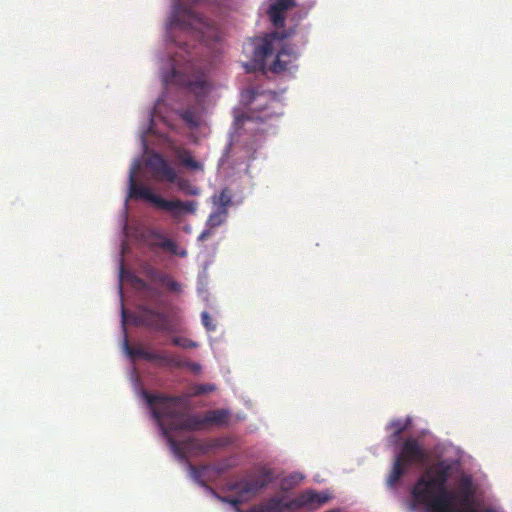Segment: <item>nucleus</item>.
Listing matches in <instances>:
<instances>
[{
  "label": "nucleus",
  "instance_id": "f257e3e1",
  "mask_svg": "<svg viewBox=\"0 0 512 512\" xmlns=\"http://www.w3.org/2000/svg\"><path fill=\"white\" fill-rule=\"evenodd\" d=\"M142 395L151 409L152 417L160 424L172 452L180 460L186 459L183 443L168 434V429L161 424L162 419L168 420L169 430L197 431L208 425H224L229 418V411L226 409L208 410L203 417L179 410L180 406L187 405L184 396L150 394L147 391H143Z\"/></svg>",
  "mask_w": 512,
  "mask_h": 512
},
{
  "label": "nucleus",
  "instance_id": "f03ea898",
  "mask_svg": "<svg viewBox=\"0 0 512 512\" xmlns=\"http://www.w3.org/2000/svg\"><path fill=\"white\" fill-rule=\"evenodd\" d=\"M449 476L450 467L442 462L427 469L413 486V501L427 512H451L455 494L446 487Z\"/></svg>",
  "mask_w": 512,
  "mask_h": 512
},
{
  "label": "nucleus",
  "instance_id": "7ed1b4c3",
  "mask_svg": "<svg viewBox=\"0 0 512 512\" xmlns=\"http://www.w3.org/2000/svg\"><path fill=\"white\" fill-rule=\"evenodd\" d=\"M272 469L261 466L248 473L245 477L229 484V490L235 491L237 497L219 496L217 497L225 503L238 507L241 503L255 497L260 491L266 488L274 481Z\"/></svg>",
  "mask_w": 512,
  "mask_h": 512
},
{
  "label": "nucleus",
  "instance_id": "20e7f679",
  "mask_svg": "<svg viewBox=\"0 0 512 512\" xmlns=\"http://www.w3.org/2000/svg\"><path fill=\"white\" fill-rule=\"evenodd\" d=\"M138 169L136 164L130 171L129 175V197L136 199H143L149 203H152L157 208L171 212L174 217H178L181 214H194L197 210V202L188 200H167L159 195H156L152 190L144 185L136 183L135 174Z\"/></svg>",
  "mask_w": 512,
  "mask_h": 512
},
{
  "label": "nucleus",
  "instance_id": "39448f33",
  "mask_svg": "<svg viewBox=\"0 0 512 512\" xmlns=\"http://www.w3.org/2000/svg\"><path fill=\"white\" fill-rule=\"evenodd\" d=\"M428 455L416 439H407L396 456L391 473L387 478V485L394 488L406 474L409 466L426 462Z\"/></svg>",
  "mask_w": 512,
  "mask_h": 512
},
{
  "label": "nucleus",
  "instance_id": "423d86ee",
  "mask_svg": "<svg viewBox=\"0 0 512 512\" xmlns=\"http://www.w3.org/2000/svg\"><path fill=\"white\" fill-rule=\"evenodd\" d=\"M328 501V496L314 490H308L288 502L282 498L272 497L264 503L255 506L251 512H284L296 510L303 507L317 508Z\"/></svg>",
  "mask_w": 512,
  "mask_h": 512
},
{
  "label": "nucleus",
  "instance_id": "0eeeda50",
  "mask_svg": "<svg viewBox=\"0 0 512 512\" xmlns=\"http://www.w3.org/2000/svg\"><path fill=\"white\" fill-rule=\"evenodd\" d=\"M138 323L157 332L174 333L179 330L181 316L178 311H159L146 304L139 307Z\"/></svg>",
  "mask_w": 512,
  "mask_h": 512
},
{
  "label": "nucleus",
  "instance_id": "6e6552de",
  "mask_svg": "<svg viewBox=\"0 0 512 512\" xmlns=\"http://www.w3.org/2000/svg\"><path fill=\"white\" fill-rule=\"evenodd\" d=\"M171 25L179 27L185 32H191L199 40H204L208 31L212 29L211 22L193 11L183 8L180 4L176 6Z\"/></svg>",
  "mask_w": 512,
  "mask_h": 512
},
{
  "label": "nucleus",
  "instance_id": "1a4fd4ad",
  "mask_svg": "<svg viewBox=\"0 0 512 512\" xmlns=\"http://www.w3.org/2000/svg\"><path fill=\"white\" fill-rule=\"evenodd\" d=\"M166 84H175L187 88L197 96H204L209 90V82L202 71L182 73L175 66L163 77Z\"/></svg>",
  "mask_w": 512,
  "mask_h": 512
},
{
  "label": "nucleus",
  "instance_id": "9d476101",
  "mask_svg": "<svg viewBox=\"0 0 512 512\" xmlns=\"http://www.w3.org/2000/svg\"><path fill=\"white\" fill-rule=\"evenodd\" d=\"M147 167L150 169L154 179L159 182L175 183L177 181V173L167 160L158 153L152 154L146 161Z\"/></svg>",
  "mask_w": 512,
  "mask_h": 512
},
{
  "label": "nucleus",
  "instance_id": "9b49d317",
  "mask_svg": "<svg viewBox=\"0 0 512 512\" xmlns=\"http://www.w3.org/2000/svg\"><path fill=\"white\" fill-rule=\"evenodd\" d=\"M297 59L298 53L292 47L285 45L278 51L275 60L270 66V70L277 74L291 71L297 67L295 65Z\"/></svg>",
  "mask_w": 512,
  "mask_h": 512
},
{
  "label": "nucleus",
  "instance_id": "f8f14e48",
  "mask_svg": "<svg viewBox=\"0 0 512 512\" xmlns=\"http://www.w3.org/2000/svg\"><path fill=\"white\" fill-rule=\"evenodd\" d=\"M148 361L155 362L158 366L161 367L171 368H182L187 364L186 361L182 360L177 355L153 351H150Z\"/></svg>",
  "mask_w": 512,
  "mask_h": 512
},
{
  "label": "nucleus",
  "instance_id": "ddd939ff",
  "mask_svg": "<svg viewBox=\"0 0 512 512\" xmlns=\"http://www.w3.org/2000/svg\"><path fill=\"white\" fill-rule=\"evenodd\" d=\"M273 54V45L268 37L261 40L258 45L254 46L253 60L257 66L264 68L266 59Z\"/></svg>",
  "mask_w": 512,
  "mask_h": 512
},
{
  "label": "nucleus",
  "instance_id": "4468645a",
  "mask_svg": "<svg viewBox=\"0 0 512 512\" xmlns=\"http://www.w3.org/2000/svg\"><path fill=\"white\" fill-rule=\"evenodd\" d=\"M411 425V419H394L389 423L388 428L392 429L391 442L396 443L401 438V435Z\"/></svg>",
  "mask_w": 512,
  "mask_h": 512
},
{
  "label": "nucleus",
  "instance_id": "2eb2a0df",
  "mask_svg": "<svg viewBox=\"0 0 512 512\" xmlns=\"http://www.w3.org/2000/svg\"><path fill=\"white\" fill-rule=\"evenodd\" d=\"M153 236L157 239H161L160 242L156 243V246H158L164 250H167L175 255H179L181 257L186 256L185 251H182V252L177 251V245L173 240L164 238L162 236V234H160L159 232H153Z\"/></svg>",
  "mask_w": 512,
  "mask_h": 512
},
{
  "label": "nucleus",
  "instance_id": "dca6fc26",
  "mask_svg": "<svg viewBox=\"0 0 512 512\" xmlns=\"http://www.w3.org/2000/svg\"><path fill=\"white\" fill-rule=\"evenodd\" d=\"M176 155L184 166L193 170H199L202 168L201 164L192 157L188 150L178 149L176 151Z\"/></svg>",
  "mask_w": 512,
  "mask_h": 512
},
{
  "label": "nucleus",
  "instance_id": "f3484780",
  "mask_svg": "<svg viewBox=\"0 0 512 512\" xmlns=\"http://www.w3.org/2000/svg\"><path fill=\"white\" fill-rule=\"evenodd\" d=\"M144 273L150 283L157 285H161L168 274L151 266L147 267Z\"/></svg>",
  "mask_w": 512,
  "mask_h": 512
},
{
  "label": "nucleus",
  "instance_id": "a211bd4d",
  "mask_svg": "<svg viewBox=\"0 0 512 512\" xmlns=\"http://www.w3.org/2000/svg\"><path fill=\"white\" fill-rule=\"evenodd\" d=\"M124 348H125L126 353L130 357H133V358L137 357V358H141V359L148 361L150 351L145 349L144 347L138 346L136 348H132V347H130L128 340L125 338Z\"/></svg>",
  "mask_w": 512,
  "mask_h": 512
},
{
  "label": "nucleus",
  "instance_id": "6ab92c4d",
  "mask_svg": "<svg viewBox=\"0 0 512 512\" xmlns=\"http://www.w3.org/2000/svg\"><path fill=\"white\" fill-rule=\"evenodd\" d=\"M226 216L227 211L225 208L218 209L209 215L207 226L211 229L219 227L225 221Z\"/></svg>",
  "mask_w": 512,
  "mask_h": 512
},
{
  "label": "nucleus",
  "instance_id": "aec40b11",
  "mask_svg": "<svg viewBox=\"0 0 512 512\" xmlns=\"http://www.w3.org/2000/svg\"><path fill=\"white\" fill-rule=\"evenodd\" d=\"M175 183H177L178 188L186 195L196 196L199 195L200 193V189L197 186L192 185L186 179L177 178V181Z\"/></svg>",
  "mask_w": 512,
  "mask_h": 512
},
{
  "label": "nucleus",
  "instance_id": "412c9836",
  "mask_svg": "<svg viewBox=\"0 0 512 512\" xmlns=\"http://www.w3.org/2000/svg\"><path fill=\"white\" fill-rule=\"evenodd\" d=\"M165 288L168 292L179 294L182 291V285L177 282L170 274H167L166 278L160 285Z\"/></svg>",
  "mask_w": 512,
  "mask_h": 512
},
{
  "label": "nucleus",
  "instance_id": "4be33fe9",
  "mask_svg": "<svg viewBox=\"0 0 512 512\" xmlns=\"http://www.w3.org/2000/svg\"><path fill=\"white\" fill-rule=\"evenodd\" d=\"M188 467L190 470L191 477L201 486L207 487L205 481L203 480L205 466L197 467L192 463L188 462Z\"/></svg>",
  "mask_w": 512,
  "mask_h": 512
},
{
  "label": "nucleus",
  "instance_id": "5701e85b",
  "mask_svg": "<svg viewBox=\"0 0 512 512\" xmlns=\"http://www.w3.org/2000/svg\"><path fill=\"white\" fill-rule=\"evenodd\" d=\"M268 15L271 22L275 27L281 28L285 24V16L283 13L273 10L271 7L268 9Z\"/></svg>",
  "mask_w": 512,
  "mask_h": 512
},
{
  "label": "nucleus",
  "instance_id": "b1692460",
  "mask_svg": "<svg viewBox=\"0 0 512 512\" xmlns=\"http://www.w3.org/2000/svg\"><path fill=\"white\" fill-rule=\"evenodd\" d=\"M294 5H295L294 0H276L269 7H271L273 10H276V11L284 14L285 11H287Z\"/></svg>",
  "mask_w": 512,
  "mask_h": 512
},
{
  "label": "nucleus",
  "instance_id": "393cba45",
  "mask_svg": "<svg viewBox=\"0 0 512 512\" xmlns=\"http://www.w3.org/2000/svg\"><path fill=\"white\" fill-rule=\"evenodd\" d=\"M174 346L182 347V348H196L197 343L186 338L181 337H173L171 340Z\"/></svg>",
  "mask_w": 512,
  "mask_h": 512
},
{
  "label": "nucleus",
  "instance_id": "a878e982",
  "mask_svg": "<svg viewBox=\"0 0 512 512\" xmlns=\"http://www.w3.org/2000/svg\"><path fill=\"white\" fill-rule=\"evenodd\" d=\"M215 387L211 384H199L193 387V391L191 392L192 396H200L209 392L214 391Z\"/></svg>",
  "mask_w": 512,
  "mask_h": 512
},
{
  "label": "nucleus",
  "instance_id": "bb28decb",
  "mask_svg": "<svg viewBox=\"0 0 512 512\" xmlns=\"http://www.w3.org/2000/svg\"><path fill=\"white\" fill-rule=\"evenodd\" d=\"M267 109H268V107H265L264 109L258 110L257 112H253V115L251 116V118L259 120L260 122L267 121L274 115V113H265V111Z\"/></svg>",
  "mask_w": 512,
  "mask_h": 512
},
{
  "label": "nucleus",
  "instance_id": "cd10ccee",
  "mask_svg": "<svg viewBox=\"0 0 512 512\" xmlns=\"http://www.w3.org/2000/svg\"><path fill=\"white\" fill-rule=\"evenodd\" d=\"M135 282L141 290L151 292L157 296L160 295V293L157 291V289L153 288L149 283H147L143 279L137 278Z\"/></svg>",
  "mask_w": 512,
  "mask_h": 512
},
{
  "label": "nucleus",
  "instance_id": "c85d7f7f",
  "mask_svg": "<svg viewBox=\"0 0 512 512\" xmlns=\"http://www.w3.org/2000/svg\"><path fill=\"white\" fill-rule=\"evenodd\" d=\"M202 324L208 331H214L216 326L212 322V318L210 317L209 313L204 311L201 314Z\"/></svg>",
  "mask_w": 512,
  "mask_h": 512
},
{
  "label": "nucleus",
  "instance_id": "c756f323",
  "mask_svg": "<svg viewBox=\"0 0 512 512\" xmlns=\"http://www.w3.org/2000/svg\"><path fill=\"white\" fill-rule=\"evenodd\" d=\"M302 478L303 477L300 474H294V475H291L288 478H285L284 479V484L289 482V485H296V484H298L302 480Z\"/></svg>",
  "mask_w": 512,
  "mask_h": 512
},
{
  "label": "nucleus",
  "instance_id": "7c9ffc66",
  "mask_svg": "<svg viewBox=\"0 0 512 512\" xmlns=\"http://www.w3.org/2000/svg\"><path fill=\"white\" fill-rule=\"evenodd\" d=\"M211 235H212L211 228L206 229V230L202 231V233L198 236V240L203 242V241L207 240Z\"/></svg>",
  "mask_w": 512,
  "mask_h": 512
},
{
  "label": "nucleus",
  "instance_id": "2f4dec72",
  "mask_svg": "<svg viewBox=\"0 0 512 512\" xmlns=\"http://www.w3.org/2000/svg\"><path fill=\"white\" fill-rule=\"evenodd\" d=\"M230 203V198L226 197L224 193L221 194V204L223 208Z\"/></svg>",
  "mask_w": 512,
  "mask_h": 512
},
{
  "label": "nucleus",
  "instance_id": "473e14b6",
  "mask_svg": "<svg viewBox=\"0 0 512 512\" xmlns=\"http://www.w3.org/2000/svg\"><path fill=\"white\" fill-rule=\"evenodd\" d=\"M187 364L185 366H190L192 369L194 370H198L199 369V365L198 364H190L188 362H186Z\"/></svg>",
  "mask_w": 512,
  "mask_h": 512
},
{
  "label": "nucleus",
  "instance_id": "72a5a7b5",
  "mask_svg": "<svg viewBox=\"0 0 512 512\" xmlns=\"http://www.w3.org/2000/svg\"><path fill=\"white\" fill-rule=\"evenodd\" d=\"M125 317H126V311H125L124 306L122 305V322H123V325H125Z\"/></svg>",
  "mask_w": 512,
  "mask_h": 512
},
{
  "label": "nucleus",
  "instance_id": "f704fd0d",
  "mask_svg": "<svg viewBox=\"0 0 512 512\" xmlns=\"http://www.w3.org/2000/svg\"><path fill=\"white\" fill-rule=\"evenodd\" d=\"M184 119H185L186 121H189V115H188L187 113L184 115Z\"/></svg>",
  "mask_w": 512,
  "mask_h": 512
},
{
  "label": "nucleus",
  "instance_id": "c9c22d12",
  "mask_svg": "<svg viewBox=\"0 0 512 512\" xmlns=\"http://www.w3.org/2000/svg\"><path fill=\"white\" fill-rule=\"evenodd\" d=\"M120 271L122 272L123 271V264L121 263L120 265Z\"/></svg>",
  "mask_w": 512,
  "mask_h": 512
},
{
  "label": "nucleus",
  "instance_id": "e433bc0d",
  "mask_svg": "<svg viewBox=\"0 0 512 512\" xmlns=\"http://www.w3.org/2000/svg\"><path fill=\"white\" fill-rule=\"evenodd\" d=\"M119 290H120V293H122V285L121 284L119 285Z\"/></svg>",
  "mask_w": 512,
  "mask_h": 512
}]
</instances>
